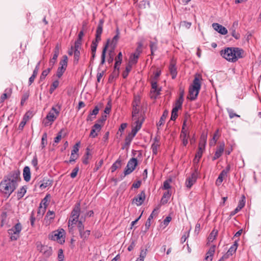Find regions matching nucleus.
I'll return each mask as SVG.
<instances>
[{
  "instance_id": "f257e3e1",
  "label": "nucleus",
  "mask_w": 261,
  "mask_h": 261,
  "mask_svg": "<svg viewBox=\"0 0 261 261\" xmlns=\"http://www.w3.org/2000/svg\"><path fill=\"white\" fill-rule=\"evenodd\" d=\"M20 180V172L18 170L10 172L1 182V192L9 196L16 189L17 182Z\"/></svg>"
},
{
  "instance_id": "f03ea898",
  "label": "nucleus",
  "mask_w": 261,
  "mask_h": 261,
  "mask_svg": "<svg viewBox=\"0 0 261 261\" xmlns=\"http://www.w3.org/2000/svg\"><path fill=\"white\" fill-rule=\"evenodd\" d=\"M244 51L239 47H227L220 51V55L229 62H235L243 58Z\"/></svg>"
},
{
  "instance_id": "7ed1b4c3",
  "label": "nucleus",
  "mask_w": 261,
  "mask_h": 261,
  "mask_svg": "<svg viewBox=\"0 0 261 261\" xmlns=\"http://www.w3.org/2000/svg\"><path fill=\"white\" fill-rule=\"evenodd\" d=\"M201 88V83L199 78V75H196L194 77V79L193 81L192 84L190 86L189 89V96L188 98L191 100H195L199 91Z\"/></svg>"
},
{
  "instance_id": "20e7f679",
  "label": "nucleus",
  "mask_w": 261,
  "mask_h": 261,
  "mask_svg": "<svg viewBox=\"0 0 261 261\" xmlns=\"http://www.w3.org/2000/svg\"><path fill=\"white\" fill-rule=\"evenodd\" d=\"M81 212L80 203L78 202L75 204L72 210L71 215L69 219V227L72 225L75 224L79 220Z\"/></svg>"
},
{
  "instance_id": "39448f33",
  "label": "nucleus",
  "mask_w": 261,
  "mask_h": 261,
  "mask_svg": "<svg viewBox=\"0 0 261 261\" xmlns=\"http://www.w3.org/2000/svg\"><path fill=\"white\" fill-rule=\"evenodd\" d=\"M138 165V160L136 158H133L130 159L126 165L125 170H124L123 174L124 175L121 176V178L122 179L125 176L130 174L132 172H133L135 169H136L137 166Z\"/></svg>"
},
{
  "instance_id": "423d86ee",
  "label": "nucleus",
  "mask_w": 261,
  "mask_h": 261,
  "mask_svg": "<svg viewBox=\"0 0 261 261\" xmlns=\"http://www.w3.org/2000/svg\"><path fill=\"white\" fill-rule=\"evenodd\" d=\"M22 230V226L20 223H16L11 229L8 230V233L11 235L12 241L17 240L19 237V234Z\"/></svg>"
},
{
  "instance_id": "0eeeda50",
  "label": "nucleus",
  "mask_w": 261,
  "mask_h": 261,
  "mask_svg": "<svg viewBox=\"0 0 261 261\" xmlns=\"http://www.w3.org/2000/svg\"><path fill=\"white\" fill-rule=\"evenodd\" d=\"M56 107H58V109L53 107L51 111H49L46 117V119L49 122H54L59 115L61 109V105L58 103Z\"/></svg>"
},
{
  "instance_id": "6e6552de",
  "label": "nucleus",
  "mask_w": 261,
  "mask_h": 261,
  "mask_svg": "<svg viewBox=\"0 0 261 261\" xmlns=\"http://www.w3.org/2000/svg\"><path fill=\"white\" fill-rule=\"evenodd\" d=\"M37 248L45 257H49L52 254L51 247L43 245L40 242L37 243Z\"/></svg>"
},
{
  "instance_id": "1a4fd4ad",
  "label": "nucleus",
  "mask_w": 261,
  "mask_h": 261,
  "mask_svg": "<svg viewBox=\"0 0 261 261\" xmlns=\"http://www.w3.org/2000/svg\"><path fill=\"white\" fill-rule=\"evenodd\" d=\"M187 120V118H186L184 121L183 124L182 126V129L180 134V138L182 139V143L184 146H186L188 143V137L189 136L188 130L186 129V122Z\"/></svg>"
},
{
  "instance_id": "9d476101",
  "label": "nucleus",
  "mask_w": 261,
  "mask_h": 261,
  "mask_svg": "<svg viewBox=\"0 0 261 261\" xmlns=\"http://www.w3.org/2000/svg\"><path fill=\"white\" fill-rule=\"evenodd\" d=\"M230 170V165L228 164L227 165L225 169L223 170L219 174L216 181V185L220 186L222 184L223 180V178L227 176V173L229 172Z\"/></svg>"
},
{
  "instance_id": "9b49d317",
  "label": "nucleus",
  "mask_w": 261,
  "mask_h": 261,
  "mask_svg": "<svg viewBox=\"0 0 261 261\" xmlns=\"http://www.w3.org/2000/svg\"><path fill=\"white\" fill-rule=\"evenodd\" d=\"M146 198L144 191H142L140 194L135 196L133 200L132 203L136 204L137 206H140L143 204Z\"/></svg>"
},
{
  "instance_id": "f8f14e48",
  "label": "nucleus",
  "mask_w": 261,
  "mask_h": 261,
  "mask_svg": "<svg viewBox=\"0 0 261 261\" xmlns=\"http://www.w3.org/2000/svg\"><path fill=\"white\" fill-rule=\"evenodd\" d=\"M64 230L62 229L61 230L55 231L53 233L49 235V239L52 240H58L62 238L63 236Z\"/></svg>"
},
{
  "instance_id": "ddd939ff",
  "label": "nucleus",
  "mask_w": 261,
  "mask_h": 261,
  "mask_svg": "<svg viewBox=\"0 0 261 261\" xmlns=\"http://www.w3.org/2000/svg\"><path fill=\"white\" fill-rule=\"evenodd\" d=\"M103 22L104 21L103 19H100L99 21L95 35V39L96 41H100L101 40V35L102 32Z\"/></svg>"
},
{
  "instance_id": "4468645a",
  "label": "nucleus",
  "mask_w": 261,
  "mask_h": 261,
  "mask_svg": "<svg viewBox=\"0 0 261 261\" xmlns=\"http://www.w3.org/2000/svg\"><path fill=\"white\" fill-rule=\"evenodd\" d=\"M224 147L225 144L224 142H222L220 144V145L217 147L214 156L213 157V161L216 160V159L219 158L222 155V153L224 151Z\"/></svg>"
},
{
  "instance_id": "2eb2a0df",
  "label": "nucleus",
  "mask_w": 261,
  "mask_h": 261,
  "mask_svg": "<svg viewBox=\"0 0 261 261\" xmlns=\"http://www.w3.org/2000/svg\"><path fill=\"white\" fill-rule=\"evenodd\" d=\"M212 26L215 30L221 34L225 35L227 33V30L224 27L218 23H213Z\"/></svg>"
},
{
  "instance_id": "dca6fc26",
  "label": "nucleus",
  "mask_w": 261,
  "mask_h": 261,
  "mask_svg": "<svg viewBox=\"0 0 261 261\" xmlns=\"http://www.w3.org/2000/svg\"><path fill=\"white\" fill-rule=\"evenodd\" d=\"M101 125L99 123H95L92 127L90 137L94 138H95L97 136V133L96 132H99L101 130Z\"/></svg>"
},
{
  "instance_id": "f3484780",
  "label": "nucleus",
  "mask_w": 261,
  "mask_h": 261,
  "mask_svg": "<svg viewBox=\"0 0 261 261\" xmlns=\"http://www.w3.org/2000/svg\"><path fill=\"white\" fill-rule=\"evenodd\" d=\"M238 27V21H234L229 31L231 32V35L236 39H239L240 37V35L239 33H237L236 30Z\"/></svg>"
},
{
  "instance_id": "a211bd4d",
  "label": "nucleus",
  "mask_w": 261,
  "mask_h": 261,
  "mask_svg": "<svg viewBox=\"0 0 261 261\" xmlns=\"http://www.w3.org/2000/svg\"><path fill=\"white\" fill-rule=\"evenodd\" d=\"M215 247L216 246L213 245L210 248L209 250L206 253V255L203 261L212 260L215 251Z\"/></svg>"
},
{
  "instance_id": "6ab92c4d",
  "label": "nucleus",
  "mask_w": 261,
  "mask_h": 261,
  "mask_svg": "<svg viewBox=\"0 0 261 261\" xmlns=\"http://www.w3.org/2000/svg\"><path fill=\"white\" fill-rule=\"evenodd\" d=\"M197 177L195 176V175H192L191 176L187 178L186 181V185L188 188H191L192 186L194 185V184L196 182L197 180Z\"/></svg>"
},
{
  "instance_id": "aec40b11",
  "label": "nucleus",
  "mask_w": 261,
  "mask_h": 261,
  "mask_svg": "<svg viewBox=\"0 0 261 261\" xmlns=\"http://www.w3.org/2000/svg\"><path fill=\"white\" fill-rule=\"evenodd\" d=\"M169 70L172 75V78L174 79L177 75V72L176 67H175V63L173 61H171L169 67Z\"/></svg>"
},
{
  "instance_id": "412c9836",
  "label": "nucleus",
  "mask_w": 261,
  "mask_h": 261,
  "mask_svg": "<svg viewBox=\"0 0 261 261\" xmlns=\"http://www.w3.org/2000/svg\"><path fill=\"white\" fill-rule=\"evenodd\" d=\"M55 215L53 211H48L44 219V221L46 224H49L50 223V220H53L55 218Z\"/></svg>"
},
{
  "instance_id": "4be33fe9",
  "label": "nucleus",
  "mask_w": 261,
  "mask_h": 261,
  "mask_svg": "<svg viewBox=\"0 0 261 261\" xmlns=\"http://www.w3.org/2000/svg\"><path fill=\"white\" fill-rule=\"evenodd\" d=\"M23 176L24 180L26 181H30L31 179V172L29 167L25 166L23 170Z\"/></svg>"
},
{
  "instance_id": "5701e85b",
  "label": "nucleus",
  "mask_w": 261,
  "mask_h": 261,
  "mask_svg": "<svg viewBox=\"0 0 261 261\" xmlns=\"http://www.w3.org/2000/svg\"><path fill=\"white\" fill-rule=\"evenodd\" d=\"M110 43V40H108L106 44L104 46L102 54H101V62H100V65H103L105 63V59H106V54L107 50L108 48L109 45Z\"/></svg>"
},
{
  "instance_id": "b1692460",
  "label": "nucleus",
  "mask_w": 261,
  "mask_h": 261,
  "mask_svg": "<svg viewBox=\"0 0 261 261\" xmlns=\"http://www.w3.org/2000/svg\"><path fill=\"white\" fill-rule=\"evenodd\" d=\"M40 182L41 184L39 185V187L41 189H45V188L52 185V180L45 178H44Z\"/></svg>"
},
{
  "instance_id": "393cba45",
  "label": "nucleus",
  "mask_w": 261,
  "mask_h": 261,
  "mask_svg": "<svg viewBox=\"0 0 261 261\" xmlns=\"http://www.w3.org/2000/svg\"><path fill=\"white\" fill-rule=\"evenodd\" d=\"M168 115V112L167 110H165L163 112L162 116H161L159 122L157 123V126L158 129L159 127L164 124L166 117Z\"/></svg>"
},
{
  "instance_id": "a878e982",
  "label": "nucleus",
  "mask_w": 261,
  "mask_h": 261,
  "mask_svg": "<svg viewBox=\"0 0 261 261\" xmlns=\"http://www.w3.org/2000/svg\"><path fill=\"white\" fill-rule=\"evenodd\" d=\"M122 161L118 159L113 164L112 166L111 167V170L112 172H114L117 169L120 168L121 167Z\"/></svg>"
},
{
  "instance_id": "bb28decb",
  "label": "nucleus",
  "mask_w": 261,
  "mask_h": 261,
  "mask_svg": "<svg viewBox=\"0 0 261 261\" xmlns=\"http://www.w3.org/2000/svg\"><path fill=\"white\" fill-rule=\"evenodd\" d=\"M81 48H74V64H77L80 57V50Z\"/></svg>"
},
{
  "instance_id": "cd10ccee",
  "label": "nucleus",
  "mask_w": 261,
  "mask_h": 261,
  "mask_svg": "<svg viewBox=\"0 0 261 261\" xmlns=\"http://www.w3.org/2000/svg\"><path fill=\"white\" fill-rule=\"evenodd\" d=\"M206 141V137L204 135H202L200 138V140L199 143L198 148L204 150Z\"/></svg>"
},
{
  "instance_id": "c85d7f7f",
  "label": "nucleus",
  "mask_w": 261,
  "mask_h": 261,
  "mask_svg": "<svg viewBox=\"0 0 261 261\" xmlns=\"http://www.w3.org/2000/svg\"><path fill=\"white\" fill-rule=\"evenodd\" d=\"M139 57L137 55L132 54L129 59L128 64L132 66L133 64H136L138 62Z\"/></svg>"
},
{
  "instance_id": "c756f323",
  "label": "nucleus",
  "mask_w": 261,
  "mask_h": 261,
  "mask_svg": "<svg viewBox=\"0 0 261 261\" xmlns=\"http://www.w3.org/2000/svg\"><path fill=\"white\" fill-rule=\"evenodd\" d=\"M183 101L184 98H182L181 96H179L178 99L175 101V106L173 108H177V110L181 109Z\"/></svg>"
},
{
  "instance_id": "7c9ffc66",
  "label": "nucleus",
  "mask_w": 261,
  "mask_h": 261,
  "mask_svg": "<svg viewBox=\"0 0 261 261\" xmlns=\"http://www.w3.org/2000/svg\"><path fill=\"white\" fill-rule=\"evenodd\" d=\"M238 247V243L236 241L234 244L230 247V248L227 251L228 254H229L231 256L234 254L237 249Z\"/></svg>"
},
{
  "instance_id": "2f4dec72",
  "label": "nucleus",
  "mask_w": 261,
  "mask_h": 261,
  "mask_svg": "<svg viewBox=\"0 0 261 261\" xmlns=\"http://www.w3.org/2000/svg\"><path fill=\"white\" fill-rule=\"evenodd\" d=\"M143 43L142 42H139L137 43V47L136 49L135 52L133 54L137 55L138 56H140V54L142 52Z\"/></svg>"
},
{
  "instance_id": "473e14b6",
  "label": "nucleus",
  "mask_w": 261,
  "mask_h": 261,
  "mask_svg": "<svg viewBox=\"0 0 261 261\" xmlns=\"http://www.w3.org/2000/svg\"><path fill=\"white\" fill-rule=\"evenodd\" d=\"M151 88L152 89L151 92L156 93V95H159L160 94L161 89L158 88V84L156 81L151 82Z\"/></svg>"
},
{
  "instance_id": "72a5a7b5",
  "label": "nucleus",
  "mask_w": 261,
  "mask_h": 261,
  "mask_svg": "<svg viewBox=\"0 0 261 261\" xmlns=\"http://www.w3.org/2000/svg\"><path fill=\"white\" fill-rule=\"evenodd\" d=\"M26 192V188L24 187H22L21 188H20V190L18 191L17 193V199L19 200L22 198L25 194Z\"/></svg>"
},
{
  "instance_id": "f704fd0d",
  "label": "nucleus",
  "mask_w": 261,
  "mask_h": 261,
  "mask_svg": "<svg viewBox=\"0 0 261 261\" xmlns=\"http://www.w3.org/2000/svg\"><path fill=\"white\" fill-rule=\"evenodd\" d=\"M154 216H155L154 211H153L146 222V223H145L146 230H147L149 228L150 225H151V223H150L151 220L152 219H153Z\"/></svg>"
},
{
  "instance_id": "c9c22d12",
  "label": "nucleus",
  "mask_w": 261,
  "mask_h": 261,
  "mask_svg": "<svg viewBox=\"0 0 261 261\" xmlns=\"http://www.w3.org/2000/svg\"><path fill=\"white\" fill-rule=\"evenodd\" d=\"M67 62H68V57L66 55H64L62 57V59L60 62V66L67 68Z\"/></svg>"
},
{
  "instance_id": "e433bc0d",
  "label": "nucleus",
  "mask_w": 261,
  "mask_h": 261,
  "mask_svg": "<svg viewBox=\"0 0 261 261\" xmlns=\"http://www.w3.org/2000/svg\"><path fill=\"white\" fill-rule=\"evenodd\" d=\"M218 234V231L215 230H213L211 233L210 234L207 239L208 242H212L214 240H215Z\"/></svg>"
},
{
  "instance_id": "4c0bfd02",
  "label": "nucleus",
  "mask_w": 261,
  "mask_h": 261,
  "mask_svg": "<svg viewBox=\"0 0 261 261\" xmlns=\"http://www.w3.org/2000/svg\"><path fill=\"white\" fill-rule=\"evenodd\" d=\"M132 66L128 63L125 67V70L122 73V76L124 79H125L128 76L129 72L132 70Z\"/></svg>"
},
{
  "instance_id": "58836bf2",
  "label": "nucleus",
  "mask_w": 261,
  "mask_h": 261,
  "mask_svg": "<svg viewBox=\"0 0 261 261\" xmlns=\"http://www.w3.org/2000/svg\"><path fill=\"white\" fill-rule=\"evenodd\" d=\"M171 194L169 191L165 192L162 198L161 201L163 204L166 203L168 201V199L170 198Z\"/></svg>"
},
{
  "instance_id": "ea45409f",
  "label": "nucleus",
  "mask_w": 261,
  "mask_h": 261,
  "mask_svg": "<svg viewBox=\"0 0 261 261\" xmlns=\"http://www.w3.org/2000/svg\"><path fill=\"white\" fill-rule=\"evenodd\" d=\"M59 84V82L58 80L55 81L50 86V89H49V93L51 94L58 87Z\"/></svg>"
},
{
  "instance_id": "a19ab883",
  "label": "nucleus",
  "mask_w": 261,
  "mask_h": 261,
  "mask_svg": "<svg viewBox=\"0 0 261 261\" xmlns=\"http://www.w3.org/2000/svg\"><path fill=\"white\" fill-rule=\"evenodd\" d=\"M99 41H96V39H95L94 40H93L91 45V53L96 54L97 46L98 42Z\"/></svg>"
},
{
  "instance_id": "79ce46f5",
  "label": "nucleus",
  "mask_w": 261,
  "mask_h": 261,
  "mask_svg": "<svg viewBox=\"0 0 261 261\" xmlns=\"http://www.w3.org/2000/svg\"><path fill=\"white\" fill-rule=\"evenodd\" d=\"M49 198H50L49 194L46 195V196L43 199V200H42V201L41 202L40 204H41V206H43V207L46 208V207L47 206V205L48 204L47 203V202L49 200Z\"/></svg>"
},
{
  "instance_id": "37998d69",
  "label": "nucleus",
  "mask_w": 261,
  "mask_h": 261,
  "mask_svg": "<svg viewBox=\"0 0 261 261\" xmlns=\"http://www.w3.org/2000/svg\"><path fill=\"white\" fill-rule=\"evenodd\" d=\"M47 135L46 133H44L41 139V147L42 148H44L47 144Z\"/></svg>"
},
{
  "instance_id": "c03bdc74",
  "label": "nucleus",
  "mask_w": 261,
  "mask_h": 261,
  "mask_svg": "<svg viewBox=\"0 0 261 261\" xmlns=\"http://www.w3.org/2000/svg\"><path fill=\"white\" fill-rule=\"evenodd\" d=\"M160 146L159 141H157V142H154L151 146L152 150V153L154 154H156L158 152V148Z\"/></svg>"
},
{
  "instance_id": "a18cd8bd",
  "label": "nucleus",
  "mask_w": 261,
  "mask_h": 261,
  "mask_svg": "<svg viewBox=\"0 0 261 261\" xmlns=\"http://www.w3.org/2000/svg\"><path fill=\"white\" fill-rule=\"evenodd\" d=\"M90 234V230H87L86 231H83L82 232L80 233V237L83 240L87 239Z\"/></svg>"
},
{
  "instance_id": "49530a36",
  "label": "nucleus",
  "mask_w": 261,
  "mask_h": 261,
  "mask_svg": "<svg viewBox=\"0 0 261 261\" xmlns=\"http://www.w3.org/2000/svg\"><path fill=\"white\" fill-rule=\"evenodd\" d=\"M178 110H177V108H173L171 112V116L170 118V120L174 121L176 120L178 116L177 112Z\"/></svg>"
},
{
  "instance_id": "de8ad7c7",
  "label": "nucleus",
  "mask_w": 261,
  "mask_h": 261,
  "mask_svg": "<svg viewBox=\"0 0 261 261\" xmlns=\"http://www.w3.org/2000/svg\"><path fill=\"white\" fill-rule=\"evenodd\" d=\"M139 110L137 108V106L135 105H133V109L132 111L133 118L136 120L138 119L137 114L139 113Z\"/></svg>"
},
{
  "instance_id": "09e8293b",
  "label": "nucleus",
  "mask_w": 261,
  "mask_h": 261,
  "mask_svg": "<svg viewBox=\"0 0 261 261\" xmlns=\"http://www.w3.org/2000/svg\"><path fill=\"white\" fill-rule=\"evenodd\" d=\"M26 117H28V113H27L23 117V120L21 121V122L20 123L19 125V126H18V129L19 130H22L24 125H25L26 124Z\"/></svg>"
},
{
  "instance_id": "8fccbe9b",
  "label": "nucleus",
  "mask_w": 261,
  "mask_h": 261,
  "mask_svg": "<svg viewBox=\"0 0 261 261\" xmlns=\"http://www.w3.org/2000/svg\"><path fill=\"white\" fill-rule=\"evenodd\" d=\"M147 249L145 250L142 249L140 252V255L139 257L137 259L136 261H143L144 258L146 255Z\"/></svg>"
},
{
  "instance_id": "3c124183",
  "label": "nucleus",
  "mask_w": 261,
  "mask_h": 261,
  "mask_svg": "<svg viewBox=\"0 0 261 261\" xmlns=\"http://www.w3.org/2000/svg\"><path fill=\"white\" fill-rule=\"evenodd\" d=\"M50 71V68H48L47 69L44 70L42 71L41 75L40 77V81H43L45 79V77Z\"/></svg>"
},
{
  "instance_id": "603ef678",
  "label": "nucleus",
  "mask_w": 261,
  "mask_h": 261,
  "mask_svg": "<svg viewBox=\"0 0 261 261\" xmlns=\"http://www.w3.org/2000/svg\"><path fill=\"white\" fill-rule=\"evenodd\" d=\"M66 68L59 66L57 69V76L60 78L66 70Z\"/></svg>"
},
{
  "instance_id": "864d4df0",
  "label": "nucleus",
  "mask_w": 261,
  "mask_h": 261,
  "mask_svg": "<svg viewBox=\"0 0 261 261\" xmlns=\"http://www.w3.org/2000/svg\"><path fill=\"white\" fill-rule=\"evenodd\" d=\"M143 120V119L141 121H140L138 119H136V121L135 122L136 126L133 128L138 132L141 128Z\"/></svg>"
},
{
  "instance_id": "5fc2aeb1",
  "label": "nucleus",
  "mask_w": 261,
  "mask_h": 261,
  "mask_svg": "<svg viewBox=\"0 0 261 261\" xmlns=\"http://www.w3.org/2000/svg\"><path fill=\"white\" fill-rule=\"evenodd\" d=\"M134 137H133L130 134H128V135L126 137L125 139V146H129Z\"/></svg>"
},
{
  "instance_id": "6e6d98bb",
  "label": "nucleus",
  "mask_w": 261,
  "mask_h": 261,
  "mask_svg": "<svg viewBox=\"0 0 261 261\" xmlns=\"http://www.w3.org/2000/svg\"><path fill=\"white\" fill-rule=\"evenodd\" d=\"M63 129H62L57 134V136L55 138L54 142L56 143H58L60 142L61 140L62 137V134L63 132Z\"/></svg>"
},
{
  "instance_id": "4d7b16f0",
  "label": "nucleus",
  "mask_w": 261,
  "mask_h": 261,
  "mask_svg": "<svg viewBox=\"0 0 261 261\" xmlns=\"http://www.w3.org/2000/svg\"><path fill=\"white\" fill-rule=\"evenodd\" d=\"M90 155V154L89 153V149L87 148L86 153L84 155L83 160V163L84 164H88V159H89V156Z\"/></svg>"
},
{
  "instance_id": "13d9d810",
  "label": "nucleus",
  "mask_w": 261,
  "mask_h": 261,
  "mask_svg": "<svg viewBox=\"0 0 261 261\" xmlns=\"http://www.w3.org/2000/svg\"><path fill=\"white\" fill-rule=\"evenodd\" d=\"M107 119V116L106 115H102L100 118H99L97 122V123L100 124L101 126L103 125L104 122Z\"/></svg>"
},
{
  "instance_id": "bf43d9fd",
  "label": "nucleus",
  "mask_w": 261,
  "mask_h": 261,
  "mask_svg": "<svg viewBox=\"0 0 261 261\" xmlns=\"http://www.w3.org/2000/svg\"><path fill=\"white\" fill-rule=\"evenodd\" d=\"M32 165L35 168L36 170H37L38 169V159L36 155L34 156L32 161Z\"/></svg>"
},
{
  "instance_id": "052dcab7",
  "label": "nucleus",
  "mask_w": 261,
  "mask_h": 261,
  "mask_svg": "<svg viewBox=\"0 0 261 261\" xmlns=\"http://www.w3.org/2000/svg\"><path fill=\"white\" fill-rule=\"evenodd\" d=\"M29 97V92H25L24 93L22 96L21 100V105H23L24 102L28 99Z\"/></svg>"
},
{
  "instance_id": "680f3d73",
  "label": "nucleus",
  "mask_w": 261,
  "mask_h": 261,
  "mask_svg": "<svg viewBox=\"0 0 261 261\" xmlns=\"http://www.w3.org/2000/svg\"><path fill=\"white\" fill-rule=\"evenodd\" d=\"M82 39L77 38V39L74 42V48H81Z\"/></svg>"
},
{
  "instance_id": "e2e57ef3",
  "label": "nucleus",
  "mask_w": 261,
  "mask_h": 261,
  "mask_svg": "<svg viewBox=\"0 0 261 261\" xmlns=\"http://www.w3.org/2000/svg\"><path fill=\"white\" fill-rule=\"evenodd\" d=\"M79 170V167H75L73 169L72 172L70 174V177L72 178H75L77 175Z\"/></svg>"
},
{
  "instance_id": "0e129e2a",
  "label": "nucleus",
  "mask_w": 261,
  "mask_h": 261,
  "mask_svg": "<svg viewBox=\"0 0 261 261\" xmlns=\"http://www.w3.org/2000/svg\"><path fill=\"white\" fill-rule=\"evenodd\" d=\"M149 46L151 51H155L157 49V43L155 42L150 41Z\"/></svg>"
},
{
  "instance_id": "69168bd1",
  "label": "nucleus",
  "mask_w": 261,
  "mask_h": 261,
  "mask_svg": "<svg viewBox=\"0 0 261 261\" xmlns=\"http://www.w3.org/2000/svg\"><path fill=\"white\" fill-rule=\"evenodd\" d=\"M78 224H77V228L79 231L80 233L82 232L84 230V225L83 224V222L81 220H80L77 221Z\"/></svg>"
},
{
  "instance_id": "338daca9",
  "label": "nucleus",
  "mask_w": 261,
  "mask_h": 261,
  "mask_svg": "<svg viewBox=\"0 0 261 261\" xmlns=\"http://www.w3.org/2000/svg\"><path fill=\"white\" fill-rule=\"evenodd\" d=\"M227 112L229 114V116L230 118H232L234 117H240V115L234 113L232 109H227Z\"/></svg>"
},
{
  "instance_id": "774afa93",
  "label": "nucleus",
  "mask_w": 261,
  "mask_h": 261,
  "mask_svg": "<svg viewBox=\"0 0 261 261\" xmlns=\"http://www.w3.org/2000/svg\"><path fill=\"white\" fill-rule=\"evenodd\" d=\"M46 207H43V206H41V204H40L38 211V214L40 215L41 216H42L44 215V214L45 212L46 211Z\"/></svg>"
}]
</instances>
